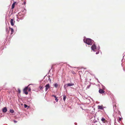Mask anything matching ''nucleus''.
<instances>
[{"instance_id": "nucleus-28", "label": "nucleus", "mask_w": 125, "mask_h": 125, "mask_svg": "<svg viewBox=\"0 0 125 125\" xmlns=\"http://www.w3.org/2000/svg\"><path fill=\"white\" fill-rule=\"evenodd\" d=\"M19 13H18V16H19V15H19ZM18 17H19V16H18Z\"/></svg>"}, {"instance_id": "nucleus-2", "label": "nucleus", "mask_w": 125, "mask_h": 125, "mask_svg": "<svg viewBox=\"0 0 125 125\" xmlns=\"http://www.w3.org/2000/svg\"><path fill=\"white\" fill-rule=\"evenodd\" d=\"M73 84L72 83H69L66 84H65L64 85V88L65 89L68 86H72Z\"/></svg>"}, {"instance_id": "nucleus-19", "label": "nucleus", "mask_w": 125, "mask_h": 125, "mask_svg": "<svg viewBox=\"0 0 125 125\" xmlns=\"http://www.w3.org/2000/svg\"><path fill=\"white\" fill-rule=\"evenodd\" d=\"M24 107L25 108H26L28 107V106L26 104L24 105Z\"/></svg>"}, {"instance_id": "nucleus-26", "label": "nucleus", "mask_w": 125, "mask_h": 125, "mask_svg": "<svg viewBox=\"0 0 125 125\" xmlns=\"http://www.w3.org/2000/svg\"><path fill=\"white\" fill-rule=\"evenodd\" d=\"M6 30L7 31H8V28H6Z\"/></svg>"}, {"instance_id": "nucleus-10", "label": "nucleus", "mask_w": 125, "mask_h": 125, "mask_svg": "<svg viewBox=\"0 0 125 125\" xmlns=\"http://www.w3.org/2000/svg\"><path fill=\"white\" fill-rule=\"evenodd\" d=\"M7 111V109L6 107H5L2 109V111L4 112H6Z\"/></svg>"}, {"instance_id": "nucleus-27", "label": "nucleus", "mask_w": 125, "mask_h": 125, "mask_svg": "<svg viewBox=\"0 0 125 125\" xmlns=\"http://www.w3.org/2000/svg\"><path fill=\"white\" fill-rule=\"evenodd\" d=\"M98 53H99L98 52H96V54H97Z\"/></svg>"}, {"instance_id": "nucleus-11", "label": "nucleus", "mask_w": 125, "mask_h": 125, "mask_svg": "<svg viewBox=\"0 0 125 125\" xmlns=\"http://www.w3.org/2000/svg\"><path fill=\"white\" fill-rule=\"evenodd\" d=\"M10 29L11 31V34H12L14 32V30H13V28H10Z\"/></svg>"}, {"instance_id": "nucleus-24", "label": "nucleus", "mask_w": 125, "mask_h": 125, "mask_svg": "<svg viewBox=\"0 0 125 125\" xmlns=\"http://www.w3.org/2000/svg\"><path fill=\"white\" fill-rule=\"evenodd\" d=\"M23 3H24V5H25V4H26V2L25 1H24Z\"/></svg>"}, {"instance_id": "nucleus-9", "label": "nucleus", "mask_w": 125, "mask_h": 125, "mask_svg": "<svg viewBox=\"0 0 125 125\" xmlns=\"http://www.w3.org/2000/svg\"><path fill=\"white\" fill-rule=\"evenodd\" d=\"M103 106L102 105V106L98 105V109H103Z\"/></svg>"}, {"instance_id": "nucleus-5", "label": "nucleus", "mask_w": 125, "mask_h": 125, "mask_svg": "<svg viewBox=\"0 0 125 125\" xmlns=\"http://www.w3.org/2000/svg\"><path fill=\"white\" fill-rule=\"evenodd\" d=\"M91 48L92 50L93 51H95V50L96 49V46L94 44L92 46Z\"/></svg>"}, {"instance_id": "nucleus-17", "label": "nucleus", "mask_w": 125, "mask_h": 125, "mask_svg": "<svg viewBox=\"0 0 125 125\" xmlns=\"http://www.w3.org/2000/svg\"><path fill=\"white\" fill-rule=\"evenodd\" d=\"M18 92L19 94H20L21 92V91L19 89H18Z\"/></svg>"}, {"instance_id": "nucleus-14", "label": "nucleus", "mask_w": 125, "mask_h": 125, "mask_svg": "<svg viewBox=\"0 0 125 125\" xmlns=\"http://www.w3.org/2000/svg\"><path fill=\"white\" fill-rule=\"evenodd\" d=\"M54 86L55 87L57 88V87L58 86V84H57V83H56L54 85Z\"/></svg>"}, {"instance_id": "nucleus-6", "label": "nucleus", "mask_w": 125, "mask_h": 125, "mask_svg": "<svg viewBox=\"0 0 125 125\" xmlns=\"http://www.w3.org/2000/svg\"><path fill=\"white\" fill-rule=\"evenodd\" d=\"M10 22L11 25L12 26H13L14 25V22H15V21H14V20L13 19H11L10 21Z\"/></svg>"}, {"instance_id": "nucleus-23", "label": "nucleus", "mask_w": 125, "mask_h": 125, "mask_svg": "<svg viewBox=\"0 0 125 125\" xmlns=\"http://www.w3.org/2000/svg\"><path fill=\"white\" fill-rule=\"evenodd\" d=\"M14 122L15 123H16L17 122V121L16 120H14Z\"/></svg>"}, {"instance_id": "nucleus-20", "label": "nucleus", "mask_w": 125, "mask_h": 125, "mask_svg": "<svg viewBox=\"0 0 125 125\" xmlns=\"http://www.w3.org/2000/svg\"><path fill=\"white\" fill-rule=\"evenodd\" d=\"M55 100L56 102H57L58 101V99H57V98H55Z\"/></svg>"}, {"instance_id": "nucleus-1", "label": "nucleus", "mask_w": 125, "mask_h": 125, "mask_svg": "<svg viewBox=\"0 0 125 125\" xmlns=\"http://www.w3.org/2000/svg\"><path fill=\"white\" fill-rule=\"evenodd\" d=\"M84 42L88 45H91L92 44V40L90 39H87Z\"/></svg>"}, {"instance_id": "nucleus-25", "label": "nucleus", "mask_w": 125, "mask_h": 125, "mask_svg": "<svg viewBox=\"0 0 125 125\" xmlns=\"http://www.w3.org/2000/svg\"><path fill=\"white\" fill-rule=\"evenodd\" d=\"M81 72H82V71H80L79 72V74L80 73H81Z\"/></svg>"}, {"instance_id": "nucleus-22", "label": "nucleus", "mask_w": 125, "mask_h": 125, "mask_svg": "<svg viewBox=\"0 0 125 125\" xmlns=\"http://www.w3.org/2000/svg\"><path fill=\"white\" fill-rule=\"evenodd\" d=\"M52 96H53L55 98H57L56 97V96L55 95H53Z\"/></svg>"}, {"instance_id": "nucleus-12", "label": "nucleus", "mask_w": 125, "mask_h": 125, "mask_svg": "<svg viewBox=\"0 0 125 125\" xmlns=\"http://www.w3.org/2000/svg\"><path fill=\"white\" fill-rule=\"evenodd\" d=\"M101 120L104 123H105L106 121V120L104 118H102L101 119Z\"/></svg>"}, {"instance_id": "nucleus-8", "label": "nucleus", "mask_w": 125, "mask_h": 125, "mask_svg": "<svg viewBox=\"0 0 125 125\" xmlns=\"http://www.w3.org/2000/svg\"><path fill=\"white\" fill-rule=\"evenodd\" d=\"M16 3L15 2H14L13 4L12 5V7H11V9H14V8L15 5Z\"/></svg>"}, {"instance_id": "nucleus-21", "label": "nucleus", "mask_w": 125, "mask_h": 125, "mask_svg": "<svg viewBox=\"0 0 125 125\" xmlns=\"http://www.w3.org/2000/svg\"><path fill=\"white\" fill-rule=\"evenodd\" d=\"M48 80H49V81L50 82H51V80L49 77H48Z\"/></svg>"}, {"instance_id": "nucleus-18", "label": "nucleus", "mask_w": 125, "mask_h": 125, "mask_svg": "<svg viewBox=\"0 0 125 125\" xmlns=\"http://www.w3.org/2000/svg\"><path fill=\"white\" fill-rule=\"evenodd\" d=\"M122 120V118H119L118 120V121L119 122L120 121Z\"/></svg>"}, {"instance_id": "nucleus-13", "label": "nucleus", "mask_w": 125, "mask_h": 125, "mask_svg": "<svg viewBox=\"0 0 125 125\" xmlns=\"http://www.w3.org/2000/svg\"><path fill=\"white\" fill-rule=\"evenodd\" d=\"M31 84L29 85L27 87H28V90L29 91H31V88L30 87H29V86Z\"/></svg>"}, {"instance_id": "nucleus-15", "label": "nucleus", "mask_w": 125, "mask_h": 125, "mask_svg": "<svg viewBox=\"0 0 125 125\" xmlns=\"http://www.w3.org/2000/svg\"><path fill=\"white\" fill-rule=\"evenodd\" d=\"M66 96L65 95L63 96V100L64 101H65L66 98Z\"/></svg>"}, {"instance_id": "nucleus-3", "label": "nucleus", "mask_w": 125, "mask_h": 125, "mask_svg": "<svg viewBox=\"0 0 125 125\" xmlns=\"http://www.w3.org/2000/svg\"><path fill=\"white\" fill-rule=\"evenodd\" d=\"M28 87H26L23 90V92L25 94L27 95L28 94V92L27 91L28 90Z\"/></svg>"}, {"instance_id": "nucleus-4", "label": "nucleus", "mask_w": 125, "mask_h": 125, "mask_svg": "<svg viewBox=\"0 0 125 125\" xmlns=\"http://www.w3.org/2000/svg\"><path fill=\"white\" fill-rule=\"evenodd\" d=\"M45 91H47L50 87L49 84L48 83L45 86Z\"/></svg>"}, {"instance_id": "nucleus-7", "label": "nucleus", "mask_w": 125, "mask_h": 125, "mask_svg": "<svg viewBox=\"0 0 125 125\" xmlns=\"http://www.w3.org/2000/svg\"><path fill=\"white\" fill-rule=\"evenodd\" d=\"M99 93L100 94L103 93H104V91L102 89H99Z\"/></svg>"}, {"instance_id": "nucleus-16", "label": "nucleus", "mask_w": 125, "mask_h": 125, "mask_svg": "<svg viewBox=\"0 0 125 125\" xmlns=\"http://www.w3.org/2000/svg\"><path fill=\"white\" fill-rule=\"evenodd\" d=\"M10 111L11 113H13L14 112V111L13 110L10 109Z\"/></svg>"}]
</instances>
